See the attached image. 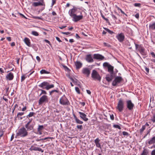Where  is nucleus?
<instances>
[{
	"label": "nucleus",
	"instance_id": "nucleus-53",
	"mask_svg": "<svg viewBox=\"0 0 155 155\" xmlns=\"http://www.w3.org/2000/svg\"><path fill=\"white\" fill-rule=\"evenodd\" d=\"M145 70H146V71L147 72V73H148L149 72V68H147V67H145Z\"/></svg>",
	"mask_w": 155,
	"mask_h": 155
},
{
	"label": "nucleus",
	"instance_id": "nucleus-32",
	"mask_svg": "<svg viewBox=\"0 0 155 155\" xmlns=\"http://www.w3.org/2000/svg\"><path fill=\"white\" fill-rule=\"evenodd\" d=\"M146 127L145 126H143L142 127L140 130V133H142V132L144 131V130L145 129Z\"/></svg>",
	"mask_w": 155,
	"mask_h": 155
},
{
	"label": "nucleus",
	"instance_id": "nucleus-14",
	"mask_svg": "<svg viewBox=\"0 0 155 155\" xmlns=\"http://www.w3.org/2000/svg\"><path fill=\"white\" fill-rule=\"evenodd\" d=\"M30 150L31 151H41L42 153L44 152V150H42L40 148L38 147H31L30 149Z\"/></svg>",
	"mask_w": 155,
	"mask_h": 155
},
{
	"label": "nucleus",
	"instance_id": "nucleus-5",
	"mask_svg": "<svg viewBox=\"0 0 155 155\" xmlns=\"http://www.w3.org/2000/svg\"><path fill=\"white\" fill-rule=\"evenodd\" d=\"M60 103L63 105H68L69 104L68 99L64 96L62 97L60 100Z\"/></svg>",
	"mask_w": 155,
	"mask_h": 155
},
{
	"label": "nucleus",
	"instance_id": "nucleus-22",
	"mask_svg": "<svg viewBox=\"0 0 155 155\" xmlns=\"http://www.w3.org/2000/svg\"><path fill=\"white\" fill-rule=\"evenodd\" d=\"M149 144H151L155 143V136L153 137L148 142Z\"/></svg>",
	"mask_w": 155,
	"mask_h": 155
},
{
	"label": "nucleus",
	"instance_id": "nucleus-19",
	"mask_svg": "<svg viewBox=\"0 0 155 155\" xmlns=\"http://www.w3.org/2000/svg\"><path fill=\"white\" fill-rule=\"evenodd\" d=\"M24 41L28 46L30 47L31 46L30 40L28 38H25L24 39Z\"/></svg>",
	"mask_w": 155,
	"mask_h": 155
},
{
	"label": "nucleus",
	"instance_id": "nucleus-58",
	"mask_svg": "<svg viewBox=\"0 0 155 155\" xmlns=\"http://www.w3.org/2000/svg\"><path fill=\"white\" fill-rule=\"evenodd\" d=\"M104 45L105 46H108V47L110 46V45L109 44H108L106 42H104Z\"/></svg>",
	"mask_w": 155,
	"mask_h": 155
},
{
	"label": "nucleus",
	"instance_id": "nucleus-29",
	"mask_svg": "<svg viewBox=\"0 0 155 155\" xmlns=\"http://www.w3.org/2000/svg\"><path fill=\"white\" fill-rule=\"evenodd\" d=\"M104 30H106V31H107V32H108L110 34H112L113 33V32L110 30L108 28H104Z\"/></svg>",
	"mask_w": 155,
	"mask_h": 155
},
{
	"label": "nucleus",
	"instance_id": "nucleus-17",
	"mask_svg": "<svg viewBox=\"0 0 155 155\" xmlns=\"http://www.w3.org/2000/svg\"><path fill=\"white\" fill-rule=\"evenodd\" d=\"M25 127L27 129L26 130H27V131L31 130L33 129V125L26 124L25 125Z\"/></svg>",
	"mask_w": 155,
	"mask_h": 155
},
{
	"label": "nucleus",
	"instance_id": "nucleus-12",
	"mask_svg": "<svg viewBox=\"0 0 155 155\" xmlns=\"http://www.w3.org/2000/svg\"><path fill=\"white\" fill-rule=\"evenodd\" d=\"M94 58L97 59L102 60L104 58L102 55L99 54H95L94 55Z\"/></svg>",
	"mask_w": 155,
	"mask_h": 155
},
{
	"label": "nucleus",
	"instance_id": "nucleus-61",
	"mask_svg": "<svg viewBox=\"0 0 155 155\" xmlns=\"http://www.w3.org/2000/svg\"><path fill=\"white\" fill-rule=\"evenodd\" d=\"M7 39L9 41H11V38L10 37H7Z\"/></svg>",
	"mask_w": 155,
	"mask_h": 155
},
{
	"label": "nucleus",
	"instance_id": "nucleus-20",
	"mask_svg": "<svg viewBox=\"0 0 155 155\" xmlns=\"http://www.w3.org/2000/svg\"><path fill=\"white\" fill-rule=\"evenodd\" d=\"M41 2H34L33 4V5L34 6H37L39 5H43V4L42 3L43 1L42 2V1H40Z\"/></svg>",
	"mask_w": 155,
	"mask_h": 155
},
{
	"label": "nucleus",
	"instance_id": "nucleus-37",
	"mask_svg": "<svg viewBox=\"0 0 155 155\" xmlns=\"http://www.w3.org/2000/svg\"><path fill=\"white\" fill-rule=\"evenodd\" d=\"M75 89L76 91L78 93L80 94V92L79 88L78 87H75Z\"/></svg>",
	"mask_w": 155,
	"mask_h": 155
},
{
	"label": "nucleus",
	"instance_id": "nucleus-30",
	"mask_svg": "<svg viewBox=\"0 0 155 155\" xmlns=\"http://www.w3.org/2000/svg\"><path fill=\"white\" fill-rule=\"evenodd\" d=\"M32 34L35 36H38L39 35L38 33V32L36 31H33L32 32Z\"/></svg>",
	"mask_w": 155,
	"mask_h": 155
},
{
	"label": "nucleus",
	"instance_id": "nucleus-60",
	"mask_svg": "<svg viewBox=\"0 0 155 155\" xmlns=\"http://www.w3.org/2000/svg\"><path fill=\"white\" fill-rule=\"evenodd\" d=\"M87 93L89 94H91V91L88 90H86Z\"/></svg>",
	"mask_w": 155,
	"mask_h": 155
},
{
	"label": "nucleus",
	"instance_id": "nucleus-40",
	"mask_svg": "<svg viewBox=\"0 0 155 155\" xmlns=\"http://www.w3.org/2000/svg\"><path fill=\"white\" fill-rule=\"evenodd\" d=\"M95 144H96V146L97 147L101 148V145H100V143H99V142L97 143H96Z\"/></svg>",
	"mask_w": 155,
	"mask_h": 155
},
{
	"label": "nucleus",
	"instance_id": "nucleus-9",
	"mask_svg": "<svg viewBox=\"0 0 155 155\" xmlns=\"http://www.w3.org/2000/svg\"><path fill=\"white\" fill-rule=\"evenodd\" d=\"M47 101H48V97L46 95H43L39 99L38 102L39 104L41 105Z\"/></svg>",
	"mask_w": 155,
	"mask_h": 155
},
{
	"label": "nucleus",
	"instance_id": "nucleus-55",
	"mask_svg": "<svg viewBox=\"0 0 155 155\" xmlns=\"http://www.w3.org/2000/svg\"><path fill=\"white\" fill-rule=\"evenodd\" d=\"M151 154V155H155V150L152 151Z\"/></svg>",
	"mask_w": 155,
	"mask_h": 155
},
{
	"label": "nucleus",
	"instance_id": "nucleus-3",
	"mask_svg": "<svg viewBox=\"0 0 155 155\" xmlns=\"http://www.w3.org/2000/svg\"><path fill=\"white\" fill-rule=\"evenodd\" d=\"M91 77L94 80H97L100 81L101 78L99 74L95 70H93L91 74Z\"/></svg>",
	"mask_w": 155,
	"mask_h": 155
},
{
	"label": "nucleus",
	"instance_id": "nucleus-46",
	"mask_svg": "<svg viewBox=\"0 0 155 155\" xmlns=\"http://www.w3.org/2000/svg\"><path fill=\"white\" fill-rule=\"evenodd\" d=\"M54 92H58V91L56 90H52V91H51L50 92V94L51 95L52 94V93H53Z\"/></svg>",
	"mask_w": 155,
	"mask_h": 155
},
{
	"label": "nucleus",
	"instance_id": "nucleus-4",
	"mask_svg": "<svg viewBox=\"0 0 155 155\" xmlns=\"http://www.w3.org/2000/svg\"><path fill=\"white\" fill-rule=\"evenodd\" d=\"M124 104V102L121 99H120L119 100L116 108L118 109L120 112H121L123 110Z\"/></svg>",
	"mask_w": 155,
	"mask_h": 155
},
{
	"label": "nucleus",
	"instance_id": "nucleus-39",
	"mask_svg": "<svg viewBox=\"0 0 155 155\" xmlns=\"http://www.w3.org/2000/svg\"><path fill=\"white\" fill-rule=\"evenodd\" d=\"M77 127L78 129L81 130L82 128V125H78L77 126Z\"/></svg>",
	"mask_w": 155,
	"mask_h": 155
},
{
	"label": "nucleus",
	"instance_id": "nucleus-64",
	"mask_svg": "<svg viewBox=\"0 0 155 155\" xmlns=\"http://www.w3.org/2000/svg\"><path fill=\"white\" fill-rule=\"evenodd\" d=\"M69 41L70 42L72 43L74 42V40L73 39H71L69 40Z\"/></svg>",
	"mask_w": 155,
	"mask_h": 155
},
{
	"label": "nucleus",
	"instance_id": "nucleus-16",
	"mask_svg": "<svg viewBox=\"0 0 155 155\" xmlns=\"http://www.w3.org/2000/svg\"><path fill=\"white\" fill-rule=\"evenodd\" d=\"M75 64L76 66L77 69H79L81 68L82 65V64L79 61H77L75 62Z\"/></svg>",
	"mask_w": 155,
	"mask_h": 155
},
{
	"label": "nucleus",
	"instance_id": "nucleus-54",
	"mask_svg": "<svg viewBox=\"0 0 155 155\" xmlns=\"http://www.w3.org/2000/svg\"><path fill=\"white\" fill-rule=\"evenodd\" d=\"M110 118L112 120H114V117L113 114L110 115Z\"/></svg>",
	"mask_w": 155,
	"mask_h": 155
},
{
	"label": "nucleus",
	"instance_id": "nucleus-18",
	"mask_svg": "<svg viewBox=\"0 0 155 155\" xmlns=\"http://www.w3.org/2000/svg\"><path fill=\"white\" fill-rule=\"evenodd\" d=\"M106 79L108 82L111 81L113 79V77L112 74L107 75L106 77Z\"/></svg>",
	"mask_w": 155,
	"mask_h": 155
},
{
	"label": "nucleus",
	"instance_id": "nucleus-27",
	"mask_svg": "<svg viewBox=\"0 0 155 155\" xmlns=\"http://www.w3.org/2000/svg\"><path fill=\"white\" fill-rule=\"evenodd\" d=\"M40 73L41 74H49L50 72L48 71H46L45 70H42L40 71Z\"/></svg>",
	"mask_w": 155,
	"mask_h": 155
},
{
	"label": "nucleus",
	"instance_id": "nucleus-25",
	"mask_svg": "<svg viewBox=\"0 0 155 155\" xmlns=\"http://www.w3.org/2000/svg\"><path fill=\"white\" fill-rule=\"evenodd\" d=\"M140 155H149L148 150L146 149H144Z\"/></svg>",
	"mask_w": 155,
	"mask_h": 155
},
{
	"label": "nucleus",
	"instance_id": "nucleus-13",
	"mask_svg": "<svg viewBox=\"0 0 155 155\" xmlns=\"http://www.w3.org/2000/svg\"><path fill=\"white\" fill-rule=\"evenodd\" d=\"M86 60L88 62H93V59L90 54L87 55L86 58Z\"/></svg>",
	"mask_w": 155,
	"mask_h": 155
},
{
	"label": "nucleus",
	"instance_id": "nucleus-8",
	"mask_svg": "<svg viewBox=\"0 0 155 155\" xmlns=\"http://www.w3.org/2000/svg\"><path fill=\"white\" fill-rule=\"evenodd\" d=\"M116 38L120 42H122L124 40L125 36L123 33H121L117 35Z\"/></svg>",
	"mask_w": 155,
	"mask_h": 155
},
{
	"label": "nucleus",
	"instance_id": "nucleus-7",
	"mask_svg": "<svg viewBox=\"0 0 155 155\" xmlns=\"http://www.w3.org/2000/svg\"><path fill=\"white\" fill-rule=\"evenodd\" d=\"M127 107L129 110H131L133 109L134 104L130 100H128L126 101Z\"/></svg>",
	"mask_w": 155,
	"mask_h": 155
},
{
	"label": "nucleus",
	"instance_id": "nucleus-63",
	"mask_svg": "<svg viewBox=\"0 0 155 155\" xmlns=\"http://www.w3.org/2000/svg\"><path fill=\"white\" fill-rule=\"evenodd\" d=\"M15 45V44L14 42H12L11 43V46H14Z\"/></svg>",
	"mask_w": 155,
	"mask_h": 155
},
{
	"label": "nucleus",
	"instance_id": "nucleus-36",
	"mask_svg": "<svg viewBox=\"0 0 155 155\" xmlns=\"http://www.w3.org/2000/svg\"><path fill=\"white\" fill-rule=\"evenodd\" d=\"M40 90L41 91V93L40 94V95H41V94H47L46 92L45 91L42 90Z\"/></svg>",
	"mask_w": 155,
	"mask_h": 155
},
{
	"label": "nucleus",
	"instance_id": "nucleus-59",
	"mask_svg": "<svg viewBox=\"0 0 155 155\" xmlns=\"http://www.w3.org/2000/svg\"><path fill=\"white\" fill-rule=\"evenodd\" d=\"M135 17L137 18H138L139 17V15L138 14H136L135 15Z\"/></svg>",
	"mask_w": 155,
	"mask_h": 155
},
{
	"label": "nucleus",
	"instance_id": "nucleus-57",
	"mask_svg": "<svg viewBox=\"0 0 155 155\" xmlns=\"http://www.w3.org/2000/svg\"><path fill=\"white\" fill-rule=\"evenodd\" d=\"M45 41L47 43H48V44H49L50 45V42L48 41V40H46V39H45Z\"/></svg>",
	"mask_w": 155,
	"mask_h": 155
},
{
	"label": "nucleus",
	"instance_id": "nucleus-43",
	"mask_svg": "<svg viewBox=\"0 0 155 155\" xmlns=\"http://www.w3.org/2000/svg\"><path fill=\"white\" fill-rule=\"evenodd\" d=\"M100 140L98 138H97L94 140L95 143H97L99 142Z\"/></svg>",
	"mask_w": 155,
	"mask_h": 155
},
{
	"label": "nucleus",
	"instance_id": "nucleus-10",
	"mask_svg": "<svg viewBox=\"0 0 155 155\" xmlns=\"http://www.w3.org/2000/svg\"><path fill=\"white\" fill-rule=\"evenodd\" d=\"M82 73L85 75L87 77H88L90 74V70L87 68H84L82 70Z\"/></svg>",
	"mask_w": 155,
	"mask_h": 155
},
{
	"label": "nucleus",
	"instance_id": "nucleus-11",
	"mask_svg": "<svg viewBox=\"0 0 155 155\" xmlns=\"http://www.w3.org/2000/svg\"><path fill=\"white\" fill-rule=\"evenodd\" d=\"M79 114L80 115V117L85 121H87L88 119L86 117V115L84 113L79 112Z\"/></svg>",
	"mask_w": 155,
	"mask_h": 155
},
{
	"label": "nucleus",
	"instance_id": "nucleus-35",
	"mask_svg": "<svg viewBox=\"0 0 155 155\" xmlns=\"http://www.w3.org/2000/svg\"><path fill=\"white\" fill-rule=\"evenodd\" d=\"M144 49L142 48L140 49V51L141 54H143L144 53Z\"/></svg>",
	"mask_w": 155,
	"mask_h": 155
},
{
	"label": "nucleus",
	"instance_id": "nucleus-49",
	"mask_svg": "<svg viewBox=\"0 0 155 155\" xmlns=\"http://www.w3.org/2000/svg\"><path fill=\"white\" fill-rule=\"evenodd\" d=\"M151 54L152 56V57L154 58H155V54L153 52L151 53Z\"/></svg>",
	"mask_w": 155,
	"mask_h": 155
},
{
	"label": "nucleus",
	"instance_id": "nucleus-62",
	"mask_svg": "<svg viewBox=\"0 0 155 155\" xmlns=\"http://www.w3.org/2000/svg\"><path fill=\"white\" fill-rule=\"evenodd\" d=\"M14 135L12 134L11 137V141H12L13 140V139H14Z\"/></svg>",
	"mask_w": 155,
	"mask_h": 155
},
{
	"label": "nucleus",
	"instance_id": "nucleus-52",
	"mask_svg": "<svg viewBox=\"0 0 155 155\" xmlns=\"http://www.w3.org/2000/svg\"><path fill=\"white\" fill-rule=\"evenodd\" d=\"M56 40L58 41L59 42H62L60 40V38L58 37H56Z\"/></svg>",
	"mask_w": 155,
	"mask_h": 155
},
{
	"label": "nucleus",
	"instance_id": "nucleus-51",
	"mask_svg": "<svg viewBox=\"0 0 155 155\" xmlns=\"http://www.w3.org/2000/svg\"><path fill=\"white\" fill-rule=\"evenodd\" d=\"M36 58L37 59V60H38V62H40V60H41V59H40V57L38 56H37L36 57Z\"/></svg>",
	"mask_w": 155,
	"mask_h": 155
},
{
	"label": "nucleus",
	"instance_id": "nucleus-50",
	"mask_svg": "<svg viewBox=\"0 0 155 155\" xmlns=\"http://www.w3.org/2000/svg\"><path fill=\"white\" fill-rule=\"evenodd\" d=\"M109 65L107 63H104L103 64V66H107L108 67V66H109Z\"/></svg>",
	"mask_w": 155,
	"mask_h": 155
},
{
	"label": "nucleus",
	"instance_id": "nucleus-15",
	"mask_svg": "<svg viewBox=\"0 0 155 155\" xmlns=\"http://www.w3.org/2000/svg\"><path fill=\"white\" fill-rule=\"evenodd\" d=\"M6 78L7 79L11 81L14 78L13 74L11 72H10L6 76Z\"/></svg>",
	"mask_w": 155,
	"mask_h": 155
},
{
	"label": "nucleus",
	"instance_id": "nucleus-21",
	"mask_svg": "<svg viewBox=\"0 0 155 155\" xmlns=\"http://www.w3.org/2000/svg\"><path fill=\"white\" fill-rule=\"evenodd\" d=\"M48 83L47 82H43V83H41V84H40L39 85V86L41 87H42L43 88H45V87H46Z\"/></svg>",
	"mask_w": 155,
	"mask_h": 155
},
{
	"label": "nucleus",
	"instance_id": "nucleus-34",
	"mask_svg": "<svg viewBox=\"0 0 155 155\" xmlns=\"http://www.w3.org/2000/svg\"><path fill=\"white\" fill-rule=\"evenodd\" d=\"M43 128V125H39L38 128V130H41Z\"/></svg>",
	"mask_w": 155,
	"mask_h": 155
},
{
	"label": "nucleus",
	"instance_id": "nucleus-33",
	"mask_svg": "<svg viewBox=\"0 0 155 155\" xmlns=\"http://www.w3.org/2000/svg\"><path fill=\"white\" fill-rule=\"evenodd\" d=\"M113 127L116 128H117L119 129H121V127H120V126L118 125L115 124L113 126Z\"/></svg>",
	"mask_w": 155,
	"mask_h": 155
},
{
	"label": "nucleus",
	"instance_id": "nucleus-26",
	"mask_svg": "<svg viewBox=\"0 0 155 155\" xmlns=\"http://www.w3.org/2000/svg\"><path fill=\"white\" fill-rule=\"evenodd\" d=\"M54 87V85H53V84L49 85L48 83L47 86L45 87V88L47 90H48L50 88H53Z\"/></svg>",
	"mask_w": 155,
	"mask_h": 155
},
{
	"label": "nucleus",
	"instance_id": "nucleus-31",
	"mask_svg": "<svg viewBox=\"0 0 155 155\" xmlns=\"http://www.w3.org/2000/svg\"><path fill=\"white\" fill-rule=\"evenodd\" d=\"M34 114V113L33 112H31L26 117L27 118H28V117H31Z\"/></svg>",
	"mask_w": 155,
	"mask_h": 155
},
{
	"label": "nucleus",
	"instance_id": "nucleus-41",
	"mask_svg": "<svg viewBox=\"0 0 155 155\" xmlns=\"http://www.w3.org/2000/svg\"><path fill=\"white\" fill-rule=\"evenodd\" d=\"M123 135L124 136H128V134L127 132H125V131H124L123 132Z\"/></svg>",
	"mask_w": 155,
	"mask_h": 155
},
{
	"label": "nucleus",
	"instance_id": "nucleus-23",
	"mask_svg": "<svg viewBox=\"0 0 155 155\" xmlns=\"http://www.w3.org/2000/svg\"><path fill=\"white\" fill-rule=\"evenodd\" d=\"M149 28L152 30H155V23L150 24L149 25Z\"/></svg>",
	"mask_w": 155,
	"mask_h": 155
},
{
	"label": "nucleus",
	"instance_id": "nucleus-48",
	"mask_svg": "<svg viewBox=\"0 0 155 155\" xmlns=\"http://www.w3.org/2000/svg\"><path fill=\"white\" fill-rule=\"evenodd\" d=\"M140 4L136 3L134 4V6H135L139 7L140 6Z\"/></svg>",
	"mask_w": 155,
	"mask_h": 155
},
{
	"label": "nucleus",
	"instance_id": "nucleus-28",
	"mask_svg": "<svg viewBox=\"0 0 155 155\" xmlns=\"http://www.w3.org/2000/svg\"><path fill=\"white\" fill-rule=\"evenodd\" d=\"M75 121L77 124H81L83 123V121L80 120L79 119L77 118L75 120Z\"/></svg>",
	"mask_w": 155,
	"mask_h": 155
},
{
	"label": "nucleus",
	"instance_id": "nucleus-6",
	"mask_svg": "<svg viewBox=\"0 0 155 155\" xmlns=\"http://www.w3.org/2000/svg\"><path fill=\"white\" fill-rule=\"evenodd\" d=\"M122 80L121 77H117L112 82V84L113 86H116L117 84L120 83Z\"/></svg>",
	"mask_w": 155,
	"mask_h": 155
},
{
	"label": "nucleus",
	"instance_id": "nucleus-45",
	"mask_svg": "<svg viewBox=\"0 0 155 155\" xmlns=\"http://www.w3.org/2000/svg\"><path fill=\"white\" fill-rule=\"evenodd\" d=\"M152 120L153 122H155V115H154L153 116L152 119Z\"/></svg>",
	"mask_w": 155,
	"mask_h": 155
},
{
	"label": "nucleus",
	"instance_id": "nucleus-56",
	"mask_svg": "<svg viewBox=\"0 0 155 155\" xmlns=\"http://www.w3.org/2000/svg\"><path fill=\"white\" fill-rule=\"evenodd\" d=\"M70 78L72 80L73 82H76V81H75V80L72 78Z\"/></svg>",
	"mask_w": 155,
	"mask_h": 155
},
{
	"label": "nucleus",
	"instance_id": "nucleus-47",
	"mask_svg": "<svg viewBox=\"0 0 155 155\" xmlns=\"http://www.w3.org/2000/svg\"><path fill=\"white\" fill-rule=\"evenodd\" d=\"M61 33L63 34L68 35L70 34V33L68 32H62Z\"/></svg>",
	"mask_w": 155,
	"mask_h": 155
},
{
	"label": "nucleus",
	"instance_id": "nucleus-38",
	"mask_svg": "<svg viewBox=\"0 0 155 155\" xmlns=\"http://www.w3.org/2000/svg\"><path fill=\"white\" fill-rule=\"evenodd\" d=\"M26 78V77L25 75H23L21 77V81H23Z\"/></svg>",
	"mask_w": 155,
	"mask_h": 155
},
{
	"label": "nucleus",
	"instance_id": "nucleus-42",
	"mask_svg": "<svg viewBox=\"0 0 155 155\" xmlns=\"http://www.w3.org/2000/svg\"><path fill=\"white\" fill-rule=\"evenodd\" d=\"M24 114V113H23V112L19 113H18V114H17V116H21L23 114Z\"/></svg>",
	"mask_w": 155,
	"mask_h": 155
},
{
	"label": "nucleus",
	"instance_id": "nucleus-24",
	"mask_svg": "<svg viewBox=\"0 0 155 155\" xmlns=\"http://www.w3.org/2000/svg\"><path fill=\"white\" fill-rule=\"evenodd\" d=\"M108 71L109 72L111 73L112 74L113 72L114 68L113 66H111L110 65L108 66Z\"/></svg>",
	"mask_w": 155,
	"mask_h": 155
},
{
	"label": "nucleus",
	"instance_id": "nucleus-2",
	"mask_svg": "<svg viewBox=\"0 0 155 155\" xmlns=\"http://www.w3.org/2000/svg\"><path fill=\"white\" fill-rule=\"evenodd\" d=\"M28 133L26 129L24 127H23L18 131L17 134V136H19L21 137H24L28 135Z\"/></svg>",
	"mask_w": 155,
	"mask_h": 155
},
{
	"label": "nucleus",
	"instance_id": "nucleus-1",
	"mask_svg": "<svg viewBox=\"0 0 155 155\" xmlns=\"http://www.w3.org/2000/svg\"><path fill=\"white\" fill-rule=\"evenodd\" d=\"M78 11V9L75 8H74L69 10V14L71 17L73 18V20L75 22H77L79 20L82 19L83 18V16L81 12H80V15H78L75 13Z\"/></svg>",
	"mask_w": 155,
	"mask_h": 155
},
{
	"label": "nucleus",
	"instance_id": "nucleus-44",
	"mask_svg": "<svg viewBox=\"0 0 155 155\" xmlns=\"http://www.w3.org/2000/svg\"><path fill=\"white\" fill-rule=\"evenodd\" d=\"M112 16L114 18V19L115 20L117 19V16H116V15H114L113 14H112Z\"/></svg>",
	"mask_w": 155,
	"mask_h": 155
}]
</instances>
